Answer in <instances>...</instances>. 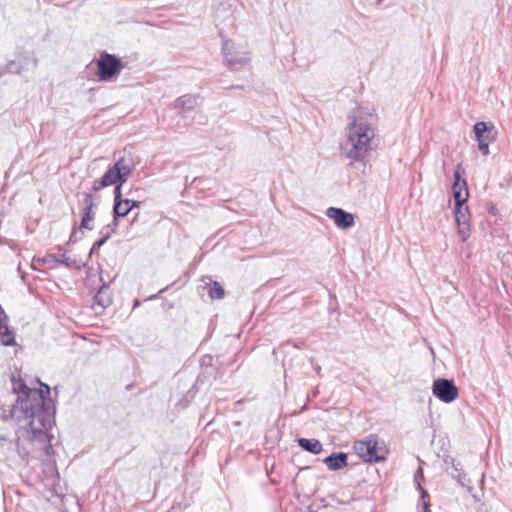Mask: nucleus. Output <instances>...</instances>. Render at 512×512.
Returning a JSON list of instances; mask_svg holds the SVG:
<instances>
[{
	"mask_svg": "<svg viewBox=\"0 0 512 512\" xmlns=\"http://www.w3.org/2000/svg\"><path fill=\"white\" fill-rule=\"evenodd\" d=\"M11 382L17 400L8 414L3 409L1 418L4 421L15 419L22 427L29 428L34 436L48 438L46 430L52 427L56 411L50 386L41 384L42 388H30L23 379L14 375Z\"/></svg>",
	"mask_w": 512,
	"mask_h": 512,
	"instance_id": "nucleus-1",
	"label": "nucleus"
},
{
	"mask_svg": "<svg viewBox=\"0 0 512 512\" xmlns=\"http://www.w3.org/2000/svg\"><path fill=\"white\" fill-rule=\"evenodd\" d=\"M374 136L375 131L366 119L355 118L348 127L347 139L343 146L345 156L365 166L364 160L368 151L372 149Z\"/></svg>",
	"mask_w": 512,
	"mask_h": 512,
	"instance_id": "nucleus-2",
	"label": "nucleus"
},
{
	"mask_svg": "<svg viewBox=\"0 0 512 512\" xmlns=\"http://www.w3.org/2000/svg\"><path fill=\"white\" fill-rule=\"evenodd\" d=\"M353 448L357 455L367 463H379L386 460L388 449L383 440L376 435H370L366 439L356 441Z\"/></svg>",
	"mask_w": 512,
	"mask_h": 512,
	"instance_id": "nucleus-3",
	"label": "nucleus"
},
{
	"mask_svg": "<svg viewBox=\"0 0 512 512\" xmlns=\"http://www.w3.org/2000/svg\"><path fill=\"white\" fill-rule=\"evenodd\" d=\"M131 173L132 166L128 163V161H126L124 157H121L108 168V170L100 179H97L93 182L92 191L97 192L103 188L115 185L119 182L120 184H124Z\"/></svg>",
	"mask_w": 512,
	"mask_h": 512,
	"instance_id": "nucleus-4",
	"label": "nucleus"
},
{
	"mask_svg": "<svg viewBox=\"0 0 512 512\" xmlns=\"http://www.w3.org/2000/svg\"><path fill=\"white\" fill-rule=\"evenodd\" d=\"M97 77L99 81H111L118 77L123 68L125 67L124 63L120 58H118L114 54H110L106 51L100 53L97 61Z\"/></svg>",
	"mask_w": 512,
	"mask_h": 512,
	"instance_id": "nucleus-5",
	"label": "nucleus"
},
{
	"mask_svg": "<svg viewBox=\"0 0 512 512\" xmlns=\"http://www.w3.org/2000/svg\"><path fill=\"white\" fill-rule=\"evenodd\" d=\"M82 197V208L80 211L81 220L77 228L81 234H83L84 230L91 231L94 229L96 210L98 208V203L95 201L91 192L82 193Z\"/></svg>",
	"mask_w": 512,
	"mask_h": 512,
	"instance_id": "nucleus-6",
	"label": "nucleus"
},
{
	"mask_svg": "<svg viewBox=\"0 0 512 512\" xmlns=\"http://www.w3.org/2000/svg\"><path fill=\"white\" fill-rule=\"evenodd\" d=\"M433 395L444 403L453 402L459 394V390L453 380L438 378L432 385Z\"/></svg>",
	"mask_w": 512,
	"mask_h": 512,
	"instance_id": "nucleus-7",
	"label": "nucleus"
},
{
	"mask_svg": "<svg viewBox=\"0 0 512 512\" xmlns=\"http://www.w3.org/2000/svg\"><path fill=\"white\" fill-rule=\"evenodd\" d=\"M473 132L478 142V148L483 155L489 154V143L494 138L492 123L479 121L474 124Z\"/></svg>",
	"mask_w": 512,
	"mask_h": 512,
	"instance_id": "nucleus-8",
	"label": "nucleus"
},
{
	"mask_svg": "<svg viewBox=\"0 0 512 512\" xmlns=\"http://www.w3.org/2000/svg\"><path fill=\"white\" fill-rule=\"evenodd\" d=\"M463 173L461 164H458L453 174L454 181L452 185L454 204L458 206L459 204H466L469 198L467 181L462 178Z\"/></svg>",
	"mask_w": 512,
	"mask_h": 512,
	"instance_id": "nucleus-9",
	"label": "nucleus"
},
{
	"mask_svg": "<svg viewBox=\"0 0 512 512\" xmlns=\"http://www.w3.org/2000/svg\"><path fill=\"white\" fill-rule=\"evenodd\" d=\"M455 221L458 227V233L462 241H466L470 236V211L466 204H454Z\"/></svg>",
	"mask_w": 512,
	"mask_h": 512,
	"instance_id": "nucleus-10",
	"label": "nucleus"
},
{
	"mask_svg": "<svg viewBox=\"0 0 512 512\" xmlns=\"http://www.w3.org/2000/svg\"><path fill=\"white\" fill-rule=\"evenodd\" d=\"M36 69L38 60L35 57L20 56L18 59L9 61L5 66L0 67V75L11 73L19 74L23 70H28L29 66Z\"/></svg>",
	"mask_w": 512,
	"mask_h": 512,
	"instance_id": "nucleus-11",
	"label": "nucleus"
},
{
	"mask_svg": "<svg viewBox=\"0 0 512 512\" xmlns=\"http://www.w3.org/2000/svg\"><path fill=\"white\" fill-rule=\"evenodd\" d=\"M326 216L332 219L340 229H349L355 224L354 215L342 208L329 207L326 210Z\"/></svg>",
	"mask_w": 512,
	"mask_h": 512,
	"instance_id": "nucleus-12",
	"label": "nucleus"
},
{
	"mask_svg": "<svg viewBox=\"0 0 512 512\" xmlns=\"http://www.w3.org/2000/svg\"><path fill=\"white\" fill-rule=\"evenodd\" d=\"M37 261L41 262L43 264H48V265H50L52 263H59V264L65 265L68 268H72L75 270H81L82 267L85 266L84 262L67 257L65 253L48 254L42 258H39Z\"/></svg>",
	"mask_w": 512,
	"mask_h": 512,
	"instance_id": "nucleus-13",
	"label": "nucleus"
},
{
	"mask_svg": "<svg viewBox=\"0 0 512 512\" xmlns=\"http://www.w3.org/2000/svg\"><path fill=\"white\" fill-rule=\"evenodd\" d=\"M222 52L227 64L232 68L236 65H244L248 61L244 53L234 51V44L230 40L223 42Z\"/></svg>",
	"mask_w": 512,
	"mask_h": 512,
	"instance_id": "nucleus-14",
	"label": "nucleus"
},
{
	"mask_svg": "<svg viewBox=\"0 0 512 512\" xmlns=\"http://www.w3.org/2000/svg\"><path fill=\"white\" fill-rule=\"evenodd\" d=\"M9 318L0 305V344L2 346H14L16 344L15 333L8 326Z\"/></svg>",
	"mask_w": 512,
	"mask_h": 512,
	"instance_id": "nucleus-15",
	"label": "nucleus"
},
{
	"mask_svg": "<svg viewBox=\"0 0 512 512\" xmlns=\"http://www.w3.org/2000/svg\"><path fill=\"white\" fill-rule=\"evenodd\" d=\"M200 97L194 95H183L178 97L174 101V108L178 110V113L181 116H184L185 113L194 110L196 107L200 105Z\"/></svg>",
	"mask_w": 512,
	"mask_h": 512,
	"instance_id": "nucleus-16",
	"label": "nucleus"
},
{
	"mask_svg": "<svg viewBox=\"0 0 512 512\" xmlns=\"http://www.w3.org/2000/svg\"><path fill=\"white\" fill-rule=\"evenodd\" d=\"M323 462L330 471H339L348 466V454L345 452H333L324 458Z\"/></svg>",
	"mask_w": 512,
	"mask_h": 512,
	"instance_id": "nucleus-17",
	"label": "nucleus"
},
{
	"mask_svg": "<svg viewBox=\"0 0 512 512\" xmlns=\"http://www.w3.org/2000/svg\"><path fill=\"white\" fill-rule=\"evenodd\" d=\"M424 480V474L422 468H418L414 474V482L417 490L420 494V501L418 503V508L422 509V512H429L430 503L427 500L429 498L428 492L422 487L421 481Z\"/></svg>",
	"mask_w": 512,
	"mask_h": 512,
	"instance_id": "nucleus-18",
	"label": "nucleus"
},
{
	"mask_svg": "<svg viewBox=\"0 0 512 512\" xmlns=\"http://www.w3.org/2000/svg\"><path fill=\"white\" fill-rule=\"evenodd\" d=\"M112 303V291L108 283H102L94 296V304L100 307L101 312Z\"/></svg>",
	"mask_w": 512,
	"mask_h": 512,
	"instance_id": "nucleus-19",
	"label": "nucleus"
},
{
	"mask_svg": "<svg viewBox=\"0 0 512 512\" xmlns=\"http://www.w3.org/2000/svg\"><path fill=\"white\" fill-rule=\"evenodd\" d=\"M140 206V201L125 198L123 202L117 201L113 203V214H116L117 217L124 218L132 209L139 208Z\"/></svg>",
	"mask_w": 512,
	"mask_h": 512,
	"instance_id": "nucleus-20",
	"label": "nucleus"
},
{
	"mask_svg": "<svg viewBox=\"0 0 512 512\" xmlns=\"http://www.w3.org/2000/svg\"><path fill=\"white\" fill-rule=\"evenodd\" d=\"M295 442L304 451H307L314 455L320 454L323 450L321 442L315 438H296Z\"/></svg>",
	"mask_w": 512,
	"mask_h": 512,
	"instance_id": "nucleus-21",
	"label": "nucleus"
},
{
	"mask_svg": "<svg viewBox=\"0 0 512 512\" xmlns=\"http://www.w3.org/2000/svg\"><path fill=\"white\" fill-rule=\"evenodd\" d=\"M450 476L455 479L462 487L466 488L468 492L473 490L471 480L467 477L463 469L457 472H450Z\"/></svg>",
	"mask_w": 512,
	"mask_h": 512,
	"instance_id": "nucleus-22",
	"label": "nucleus"
},
{
	"mask_svg": "<svg viewBox=\"0 0 512 512\" xmlns=\"http://www.w3.org/2000/svg\"><path fill=\"white\" fill-rule=\"evenodd\" d=\"M443 462L445 465V469L449 475H450V472L458 473L461 469H463L462 463L460 461H457L452 456H449V455L445 456L443 459Z\"/></svg>",
	"mask_w": 512,
	"mask_h": 512,
	"instance_id": "nucleus-23",
	"label": "nucleus"
},
{
	"mask_svg": "<svg viewBox=\"0 0 512 512\" xmlns=\"http://www.w3.org/2000/svg\"><path fill=\"white\" fill-rule=\"evenodd\" d=\"M208 294L211 299L220 300L224 298L225 290L219 282L214 281L210 283Z\"/></svg>",
	"mask_w": 512,
	"mask_h": 512,
	"instance_id": "nucleus-24",
	"label": "nucleus"
},
{
	"mask_svg": "<svg viewBox=\"0 0 512 512\" xmlns=\"http://www.w3.org/2000/svg\"><path fill=\"white\" fill-rule=\"evenodd\" d=\"M101 233V238H99L98 240H96L90 251H89V254H88V257H91V255L99 248H101L109 239H110V236H109V233H105L104 230H101L100 231Z\"/></svg>",
	"mask_w": 512,
	"mask_h": 512,
	"instance_id": "nucleus-25",
	"label": "nucleus"
},
{
	"mask_svg": "<svg viewBox=\"0 0 512 512\" xmlns=\"http://www.w3.org/2000/svg\"><path fill=\"white\" fill-rule=\"evenodd\" d=\"M14 443L5 436H0V455H6L7 451L13 450Z\"/></svg>",
	"mask_w": 512,
	"mask_h": 512,
	"instance_id": "nucleus-26",
	"label": "nucleus"
},
{
	"mask_svg": "<svg viewBox=\"0 0 512 512\" xmlns=\"http://www.w3.org/2000/svg\"><path fill=\"white\" fill-rule=\"evenodd\" d=\"M120 218L121 217H117L116 214H113V220L111 223L107 224L102 230H104L105 233H109V236L111 237L117 231Z\"/></svg>",
	"mask_w": 512,
	"mask_h": 512,
	"instance_id": "nucleus-27",
	"label": "nucleus"
},
{
	"mask_svg": "<svg viewBox=\"0 0 512 512\" xmlns=\"http://www.w3.org/2000/svg\"><path fill=\"white\" fill-rule=\"evenodd\" d=\"M122 186H123V184H120V182L115 184L114 191H113L114 203H116L117 201H120V202L124 201V199L122 198V193H121Z\"/></svg>",
	"mask_w": 512,
	"mask_h": 512,
	"instance_id": "nucleus-28",
	"label": "nucleus"
},
{
	"mask_svg": "<svg viewBox=\"0 0 512 512\" xmlns=\"http://www.w3.org/2000/svg\"><path fill=\"white\" fill-rule=\"evenodd\" d=\"M231 0H226L225 3H222L218 8H217V11H216V14H217V17L218 18H221L222 17V14L223 12L226 11V8H230L232 7V3L230 2Z\"/></svg>",
	"mask_w": 512,
	"mask_h": 512,
	"instance_id": "nucleus-29",
	"label": "nucleus"
},
{
	"mask_svg": "<svg viewBox=\"0 0 512 512\" xmlns=\"http://www.w3.org/2000/svg\"><path fill=\"white\" fill-rule=\"evenodd\" d=\"M82 237H78V231L76 228H73L71 234H70V237H69V240L67 242V244H74L76 242H78Z\"/></svg>",
	"mask_w": 512,
	"mask_h": 512,
	"instance_id": "nucleus-30",
	"label": "nucleus"
},
{
	"mask_svg": "<svg viewBox=\"0 0 512 512\" xmlns=\"http://www.w3.org/2000/svg\"><path fill=\"white\" fill-rule=\"evenodd\" d=\"M45 452L47 455H51L52 452H53V447H52V444L49 443L46 447H45Z\"/></svg>",
	"mask_w": 512,
	"mask_h": 512,
	"instance_id": "nucleus-31",
	"label": "nucleus"
},
{
	"mask_svg": "<svg viewBox=\"0 0 512 512\" xmlns=\"http://www.w3.org/2000/svg\"><path fill=\"white\" fill-rule=\"evenodd\" d=\"M17 270H18V272H19V274H20V276H21L22 280H25V274L21 271L20 266H18V269H17Z\"/></svg>",
	"mask_w": 512,
	"mask_h": 512,
	"instance_id": "nucleus-32",
	"label": "nucleus"
}]
</instances>
